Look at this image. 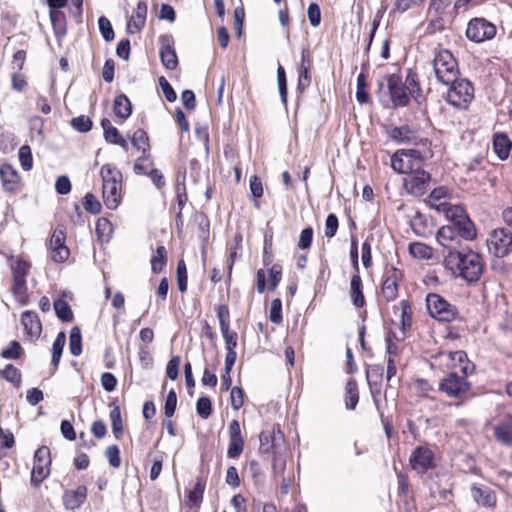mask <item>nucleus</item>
Returning a JSON list of instances; mask_svg holds the SVG:
<instances>
[{
	"label": "nucleus",
	"mask_w": 512,
	"mask_h": 512,
	"mask_svg": "<svg viewBox=\"0 0 512 512\" xmlns=\"http://www.w3.org/2000/svg\"><path fill=\"white\" fill-rule=\"evenodd\" d=\"M54 310L57 317L63 322H71L73 320V312L70 305L62 299L54 301Z\"/></svg>",
	"instance_id": "obj_39"
},
{
	"label": "nucleus",
	"mask_w": 512,
	"mask_h": 512,
	"mask_svg": "<svg viewBox=\"0 0 512 512\" xmlns=\"http://www.w3.org/2000/svg\"><path fill=\"white\" fill-rule=\"evenodd\" d=\"M105 456L108 459L109 464L113 468H118L121 464V458H120V450L118 446L111 445L108 446L105 450Z\"/></svg>",
	"instance_id": "obj_62"
},
{
	"label": "nucleus",
	"mask_w": 512,
	"mask_h": 512,
	"mask_svg": "<svg viewBox=\"0 0 512 512\" xmlns=\"http://www.w3.org/2000/svg\"><path fill=\"white\" fill-rule=\"evenodd\" d=\"M409 98L412 97L416 102L421 103L424 100V95L420 87L418 77L412 69L407 70L405 82L403 83Z\"/></svg>",
	"instance_id": "obj_25"
},
{
	"label": "nucleus",
	"mask_w": 512,
	"mask_h": 512,
	"mask_svg": "<svg viewBox=\"0 0 512 512\" xmlns=\"http://www.w3.org/2000/svg\"><path fill=\"white\" fill-rule=\"evenodd\" d=\"M447 217L450 219L451 224L442 226L436 234V240L440 245H445V243H450L451 241H458V239L466 241L475 239V225L465 214L462 207L453 206L449 208Z\"/></svg>",
	"instance_id": "obj_2"
},
{
	"label": "nucleus",
	"mask_w": 512,
	"mask_h": 512,
	"mask_svg": "<svg viewBox=\"0 0 512 512\" xmlns=\"http://www.w3.org/2000/svg\"><path fill=\"white\" fill-rule=\"evenodd\" d=\"M51 260L56 263H62L69 257V249L65 245V234L61 230H55L50 241Z\"/></svg>",
	"instance_id": "obj_17"
},
{
	"label": "nucleus",
	"mask_w": 512,
	"mask_h": 512,
	"mask_svg": "<svg viewBox=\"0 0 512 512\" xmlns=\"http://www.w3.org/2000/svg\"><path fill=\"white\" fill-rule=\"evenodd\" d=\"M495 439L506 446H512V416L505 415L494 426Z\"/></svg>",
	"instance_id": "obj_22"
},
{
	"label": "nucleus",
	"mask_w": 512,
	"mask_h": 512,
	"mask_svg": "<svg viewBox=\"0 0 512 512\" xmlns=\"http://www.w3.org/2000/svg\"><path fill=\"white\" fill-rule=\"evenodd\" d=\"M24 351L21 344L17 340L9 342L8 346L1 351V357L8 360H17L21 358Z\"/></svg>",
	"instance_id": "obj_42"
},
{
	"label": "nucleus",
	"mask_w": 512,
	"mask_h": 512,
	"mask_svg": "<svg viewBox=\"0 0 512 512\" xmlns=\"http://www.w3.org/2000/svg\"><path fill=\"white\" fill-rule=\"evenodd\" d=\"M433 69L437 80L444 85L455 82L459 74L456 59L453 54L446 49L435 52Z\"/></svg>",
	"instance_id": "obj_4"
},
{
	"label": "nucleus",
	"mask_w": 512,
	"mask_h": 512,
	"mask_svg": "<svg viewBox=\"0 0 512 512\" xmlns=\"http://www.w3.org/2000/svg\"><path fill=\"white\" fill-rule=\"evenodd\" d=\"M409 462L411 468L418 474H425L428 470L435 468V456L433 451L426 445L417 446L411 453Z\"/></svg>",
	"instance_id": "obj_13"
},
{
	"label": "nucleus",
	"mask_w": 512,
	"mask_h": 512,
	"mask_svg": "<svg viewBox=\"0 0 512 512\" xmlns=\"http://www.w3.org/2000/svg\"><path fill=\"white\" fill-rule=\"evenodd\" d=\"M511 147L512 142L506 134L497 133L494 135L493 148L495 153L501 160H505L508 158Z\"/></svg>",
	"instance_id": "obj_27"
},
{
	"label": "nucleus",
	"mask_w": 512,
	"mask_h": 512,
	"mask_svg": "<svg viewBox=\"0 0 512 512\" xmlns=\"http://www.w3.org/2000/svg\"><path fill=\"white\" fill-rule=\"evenodd\" d=\"M410 254L417 259H429L431 257V249L419 242L411 243L409 245Z\"/></svg>",
	"instance_id": "obj_48"
},
{
	"label": "nucleus",
	"mask_w": 512,
	"mask_h": 512,
	"mask_svg": "<svg viewBox=\"0 0 512 512\" xmlns=\"http://www.w3.org/2000/svg\"><path fill=\"white\" fill-rule=\"evenodd\" d=\"M21 323L31 338H38L42 332L41 321L34 311H24L21 314Z\"/></svg>",
	"instance_id": "obj_24"
},
{
	"label": "nucleus",
	"mask_w": 512,
	"mask_h": 512,
	"mask_svg": "<svg viewBox=\"0 0 512 512\" xmlns=\"http://www.w3.org/2000/svg\"><path fill=\"white\" fill-rule=\"evenodd\" d=\"M0 376L17 388L21 386L22 374L13 364H7L4 369L0 371Z\"/></svg>",
	"instance_id": "obj_35"
},
{
	"label": "nucleus",
	"mask_w": 512,
	"mask_h": 512,
	"mask_svg": "<svg viewBox=\"0 0 512 512\" xmlns=\"http://www.w3.org/2000/svg\"><path fill=\"white\" fill-rule=\"evenodd\" d=\"M158 82L166 100L171 103L176 101L177 94L167 79L164 76H160Z\"/></svg>",
	"instance_id": "obj_64"
},
{
	"label": "nucleus",
	"mask_w": 512,
	"mask_h": 512,
	"mask_svg": "<svg viewBox=\"0 0 512 512\" xmlns=\"http://www.w3.org/2000/svg\"><path fill=\"white\" fill-rule=\"evenodd\" d=\"M269 285L268 289L270 291H273L278 286L279 282L281 281L282 276V267L279 264H274L269 270Z\"/></svg>",
	"instance_id": "obj_55"
},
{
	"label": "nucleus",
	"mask_w": 512,
	"mask_h": 512,
	"mask_svg": "<svg viewBox=\"0 0 512 512\" xmlns=\"http://www.w3.org/2000/svg\"><path fill=\"white\" fill-rule=\"evenodd\" d=\"M409 159H406L404 156V150H397L391 157V167L392 169L401 174H409L412 171L411 164Z\"/></svg>",
	"instance_id": "obj_30"
},
{
	"label": "nucleus",
	"mask_w": 512,
	"mask_h": 512,
	"mask_svg": "<svg viewBox=\"0 0 512 512\" xmlns=\"http://www.w3.org/2000/svg\"><path fill=\"white\" fill-rule=\"evenodd\" d=\"M450 86L447 93V102L456 108H465L474 97V88L467 79H458L449 83Z\"/></svg>",
	"instance_id": "obj_8"
},
{
	"label": "nucleus",
	"mask_w": 512,
	"mask_h": 512,
	"mask_svg": "<svg viewBox=\"0 0 512 512\" xmlns=\"http://www.w3.org/2000/svg\"><path fill=\"white\" fill-rule=\"evenodd\" d=\"M147 17V2L139 0L136 9L133 11L127 22L126 31L128 34H135L142 30L145 26Z\"/></svg>",
	"instance_id": "obj_20"
},
{
	"label": "nucleus",
	"mask_w": 512,
	"mask_h": 512,
	"mask_svg": "<svg viewBox=\"0 0 512 512\" xmlns=\"http://www.w3.org/2000/svg\"><path fill=\"white\" fill-rule=\"evenodd\" d=\"M463 239L441 245L443 265L455 278L468 284L477 283L484 272V260L480 253L462 243Z\"/></svg>",
	"instance_id": "obj_1"
},
{
	"label": "nucleus",
	"mask_w": 512,
	"mask_h": 512,
	"mask_svg": "<svg viewBox=\"0 0 512 512\" xmlns=\"http://www.w3.org/2000/svg\"><path fill=\"white\" fill-rule=\"evenodd\" d=\"M176 279L179 291L182 293L186 292L188 284L187 267L182 259L177 263Z\"/></svg>",
	"instance_id": "obj_45"
},
{
	"label": "nucleus",
	"mask_w": 512,
	"mask_h": 512,
	"mask_svg": "<svg viewBox=\"0 0 512 512\" xmlns=\"http://www.w3.org/2000/svg\"><path fill=\"white\" fill-rule=\"evenodd\" d=\"M387 82V88L393 107H405L409 104V94L403 85L402 79L397 74H389L377 80L378 93L384 88Z\"/></svg>",
	"instance_id": "obj_6"
},
{
	"label": "nucleus",
	"mask_w": 512,
	"mask_h": 512,
	"mask_svg": "<svg viewBox=\"0 0 512 512\" xmlns=\"http://www.w3.org/2000/svg\"><path fill=\"white\" fill-rule=\"evenodd\" d=\"M18 156L22 169L24 171L31 170L33 167V157L30 146H21L18 152Z\"/></svg>",
	"instance_id": "obj_46"
},
{
	"label": "nucleus",
	"mask_w": 512,
	"mask_h": 512,
	"mask_svg": "<svg viewBox=\"0 0 512 512\" xmlns=\"http://www.w3.org/2000/svg\"><path fill=\"white\" fill-rule=\"evenodd\" d=\"M0 178L6 192L15 193L18 190L19 175L12 165L5 163L0 167Z\"/></svg>",
	"instance_id": "obj_23"
},
{
	"label": "nucleus",
	"mask_w": 512,
	"mask_h": 512,
	"mask_svg": "<svg viewBox=\"0 0 512 512\" xmlns=\"http://www.w3.org/2000/svg\"><path fill=\"white\" fill-rule=\"evenodd\" d=\"M114 114L120 119H127L132 113V105L125 94L116 96L113 106Z\"/></svg>",
	"instance_id": "obj_28"
},
{
	"label": "nucleus",
	"mask_w": 512,
	"mask_h": 512,
	"mask_svg": "<svg viewBox=\"0 0 512 512\" xmlns=\"http://www.w3.org/2000/svg\"><path fill=\"white\" fill-rule=\"evenodd\" d=\"M430 181V173L423 169H417L411 171L404 179V187L408 194L421 197L426 193Z\"/></svg>",
	"instance_id": "obj_14"
},
{
	"label": "nucleus",
	"mask_w": 512,
	"mask_h": 512,
	"mask_svg": "<svg viewBox=\"0 0 512 512\" xmlns=\"http://www.w3.org/2000/svg\"><path fill=\"white\" fill-rule=\"evenodd\" d=\"M249 188L251 191V195L255 201L254 206L256 208H259V202L257 201V199H259L263 196V185L258 176L253 175L250 177Z\"/></svg>",
	"instance_id": "obj_49"
},
{
	"label": "nucleus",
	"mask_w": 512,
	"mask_h": 512,
	"mask_svg": "<svg viewBox=\"0 0 512 512\" xmlns=\"http://www.w3.org/2000/svg\"><path fill=\"white\" fill-rule=\"evenodd\" d=\"M339 227V221L335 214L330 213L326 217L325 221V236L327 238H332L335 236Z\"/></svg>",
	"instance_id": "obj_63"
},
{
	"label": "nucleus",
	"mask_w": 512,
	"mask_h": 512,
	"mask_svg": "<svg viewBox=\"0 0 512 512\" xmlns=\"http://www.w3.org/2000/svg\"><path fill=\"white\" fill-rule=\"evenodd\" d=\"M446 355L451 361L460 364V371L465 378L474 370V365L468 360L467 354L464 351L448 352Z\"/></svg>",
	"instance_id": "obj_32"
},
{
	"label": "nucleus",
	"mask_w": 512,
	"mask_h": 512,
	"mask_svg": "<svg viewBox=\"0 0 512 512\" xmlns=\"http://www.w3.org/2000/svg\"><path fill=\"white\" fill-rule=\"evenodd\" d=\"M244 449V439H229L227 456L229 458H238Z\"/></svg>",
	"instance_id": "obj_57"
},
{
	"label": "nucleus",
	"mask_w": 512,
	"mask_h": 512,
	"mask_svg": "<svg viewBox=\"0 0 512 512\" xmlns=\"http://www.w3.org/2000/svg\"><path fill=\"white\" fill-rule=\"evenodd\" d=\"M362 280L358 273H355L351 277L350 281V298L353 305L357 308H361L365 305V298L362 291Z\"/></svg>",
	"instance_id": "obj_26"
},
{
	"label": "nucleus",
	"mask_w": 512,
	"mask_h": 512,
	"mask_svg": "<svg viewBox=\"0 0 512 512\" xmlns=\"http://www.w3.org/2000/svg\"><path fill=\"white\" fill-rule=\"evenodd\" d=\"M160 59L162 65L168 70H174L178 67V57L173 47L171 36L163 35L160 37Z\"/></svg>",
	"instance_id": "obj_18"
},
{
	"label": "nucleus",
	"mask_w": 512,
	"mask_h": 512,
	"mask_svg": "<svg viewBox=\"0 0 512 512\" xmlns=\"http://www.w3.org/2000/svg\"><path fill=\"white\" fill-rule=\"evenodd\" d=\"M50 449L47 446L39 447L34 454V463L31 471L30 482L33 487H38L50 474Z\"/></svg>",
	"instance_id": "obj_10"
},
{
	"label": "nucleus",
	"mask_w": 512,
	"mask_h": 512,
	"mask_svg": "<svg viewBox=\"0 0 512 512\" xmlns=\"http://www.w3.org/2000/svg\"><path fill=\"white\" fill-rule=\"evenodd\" d=\"M313 241V228L308 226L304 228L299 236L298 247L301 250H307L311 247Z\"/></svg>",
	"instance_id": "obj_59"
},
{
	"label": "nucleus",
	"mask_w": 512,
	"mask_h": 512,
	"mask_svg": "<svg viewBox=\"0 0 512 512\" xmlns=\"http://www.w3.org/2000/svg\"><path fill=\"white\" fill-rule=\"evenodd\" d=\"M403 273L400 269L390 266L386 267L382 283V295L387 302L394 301L398 296V285L402 280Z\"/></svg>",
	"instance_id": "obj_16"
},
{
	"label": "nucleus",
	"mask_w": 512,
	"mask_h": 512,
	"mask_svg": "<svg viewBox=\"0 0 512 512\" xmlns=\"http://www.w3.org/2000/svg\"><path fill=\"white\" fill-rule=\"evenodd\" d=\"M112 426V432L116 439H120L123 435V423L121 410L118 405H114L109 414Z\"/></svg>",
	"instance_id": "obj_38"
},
{
	"label": "nucleus",
	"mask_w": 512,
	"mask_h": 512,
	"mask_svg": "<svg viewBox=\"0 0 512 512\" xmlns=\"http://www.w3.org/2000/svg\"><path fill=\"white\" fill-rule=\"evenodd\" d=\"M269 319L275 324L282 322V302L279 298H276L271 302Z\"/></svg>",
	"instance_id": "obj_60"
},
{
	"label": "nucleus",
	"mask_w": 512,
	"mask_h": 512,
	"mask_svg": "<svg viewBox=\"0 0 512 512\" xmlns=\"http://www.w3.org/2000/svg\"><path fill=\"white\" fill-rule=\"evenodd\" d=\"M489 253L504 258L512 252V232L507 228L492 230L486 240Z\"/></svg>",
	"instance_id": "obj_7"
},
{
	"label": "nucleus",
	"mask_w": 512,
	"mask_h": 512,
	"mask_svg": "<svg viewBox=\"0 0 512 512\" xmlns=\"http://www.w3.org/2000/svg\"><path fill=\"white\" fill-rule=\"evenodd\" d=\"M167 263V251L164 246H158L151 258V270L153 273H160Z\"/></svg>",
	"instance_id": "obj_37"
},
{
	"label": "nucleus",
	"mask_w": 512,
	"mask_h": 512,
	"mask_svg": "<svg viewBox=\"0 0 512 512\" xmlns=\"http://www.w3.org/2000/svg\"><path fill=\"white\" fill-rule=\"evenodd\" d=\"M87 487L84 485L78 486L74 490H65L63 493V504L67 509H79L87 499Z\"/></svg>",
	"instance_id": "obj_21"
},
{
	"label": "nucleus",
	"mask_w": 512,
	"mask_h": 512,
	"mask_svg": "<svg viewBox=\"0 0 512 512\" xmlns=\"http://www.w3.org/2000/svg\"><path fill=\"white\" fill-rule=\"evenodd\" d=\"M177 406V394L171 389L166 397L165 405H164V414L167 418H170L174 415Z\"/></svg>",
	"instance_id": "obj_61"
},
{
	"label": "nucleus",
	"mask_w": 512,
	"mask_h": 512,
	"mask_svg": "<svg viewBox=\"0 0 512 512\" xmlns=\"http://www.w3.org/2000/svg\"><path fill=\"white\" fill-rule=\"evenodd\" d=\"M471 388L470 382L465 376L456 372L448 373L439 383V390L451 398H462Z\"/></svg>",
	"instance_id": "obj_12"
},
{
	"label": "nucleus",
	"mask_w": 512,
	"mask_h": 512,
	"mask_svg": "<svg viewBox=\"0 0 512 512\" xmlns=\"http://www.w3.org/2000/svg\"><path fill=\"white\" fill-rule=\"evenodd\" d=\"M130 140L132 145L138 150L143 147H150L148 135L143 129H137L130 137Z\"/></svg>",
	"instance_id": "obj_53"
},
{
	"label": "nucleus",
	"mask_w": 512,
	"mask_h": 512,
	"mask_svg": "<svg viewBox=\"0 0 512 512\" xmlns=\"http://www.w3.org/2000/svg\"><path fill=\"white\" fill-rule=\"evenodd\" d=\"M387 135L390 140L399 145L429 146L428 139L421 138L417 131L409 125L391 127L387 130Z\"/></svg>",
	"instance_id": "obj_11"
},
{
	"label": "nucleus",
	"mask_w": 512,
	"mask_h": 512,
	"mask_svg": "<svg viewBox=\"0 0 512 512\" xmlns=\"http://www.w3.org/2000/svg\"><path fill=\"white\" fill-rule=\"evenodd\" d=\"M496 36V26L482 17L471 19L466 28V37L475 43H482Z\"/></svg>",
	"instance_id": "obj_9"
},
{
	"label": "nucleus",
	"mask_w": 512,
	"mask_h": 512,
	"mask_svg": "<svg viewBox=\"0 0 512 512\" xmlns=\"http://www.w3.org/2000/svg\"><path fill=\"white\" fill-rule=\"evenodd\" d=\"M470 491L473 500L479 506L493 508L496 505V495L490 487L482 484H473Z\"/></svg>",
	"instance_id": "obj_19"
},
{
	"label": "nucleus",
	"mask_w": 512,
	"mask_h": 512,
	"mask_svg": "<svg viewBox=\"0 0 512 512\" xmlns=\"http://www.w3.org/2000/svg\"><path fill=\"white\" fill-rule=\"evenodd\" d=\"M383 377V367L380 365H370L366 370V378L368 385L371 389V393L373 398H375V394H379L380 391L374 390V387L378 386ZM376 401V399H374Z\"/></svg>",
	"instance_id": "obj_29"
},
{
	"label": "nucleus",
	"mask_w": 512,
	"mask_h": 512,
	"mask_svg": "<svg viewBox=\"0 0 512 512\" xmlns=\"http://www.w3.org/2000/svg\"><path fill=\"white\" fill-rule=\"evenodd\" d=\"M11 269L13 277L26 278L30 269V264L23 259H17L12 264Z\"/></svg>",
	"instance_id": "obj_58"
},
{
	"label": "nucleus",
	"mask_w": 512,
	"mask_h": 512,
	"mask_svg": "<svg viewBox=\"0 0 512 512\" xmlns=\"http://www.w3.org/2000/svg\"><path fill=\"white\" fill-rule=\"evenodd\" d=\"M244 390L239 386L231 388L230 400L231 406L235 410H239L244 404Z\"/></svg>",
	"instance_id": "obj_56"
},
{
	"label": "nucleus",
	"mask_w": 512,
	"mask_h": 512,
	"mask_svg": "<svg viewBox=\"0 0 512 512\" xmlns=\"http://www.w3.org/2000/svg\"><path fill=\"white\" fill-rule=\"evenodd\" d=\"M65 343H66V334L63 331H60L57 334V336L52 344V350H51V352H52L51 365L53 366L54 371L59 366Z\"/></svg>",
	"instance_id": "obj_31"
},
{
	"label": "nucleus",
	"mask_w": 512,
	"mask_h": 512,
	"mask_svg": "<svg viewBox=\"0 0 512 512\" xmlns=\"http://www.w3.org/2000/svg\"><path fill=\"white\" fill-rule=\"evenodd\" d=\"M399 307L401 309L400 314V330L406 331L409 330L412 326V311L410 303L407 300H401L399 302Z\"/></svg>",
	"instance_id": "obj_41"
},
{
	"label": "nucleus",
	"mask_w": 512,
	"mask_h": 512,
	"mask_svg": "<svg viewBox=\"0 0 512 512\" xmlns=\"http://www.w3.org/2000/svg\"><path fill=\"white\" fill-rule=\"evenodd\" d=\"M95 231L99 240L108 242L113 232V225L107 218L102 217L97 220Z\"/></svg>",
	"instance_id": "obj_40"
},
{
	"label": "nucleus",
	"mask_w": 512,
	"mask_h": 512,
	"mask_svg": "<svg viewBox=\"0 0 512 512\" xmlns=\"http://www.w3.org/2000/svg\"><path fill=\"white\" fill-rule=\"evenodd\" d=\"M404 150V156L406 159H409L412 171L421 169V164L425 159H427L428 155L423 154L421 151L417 149H403Z\"/></svg>",
	"instance_id": "obj_43"
},
{
	"label": "nucleus",
	"mask_w": 512,
	"mask_h": 512,
	"mask_svg": "<svg viewBox=\"0 0 512 512\" xmlns=\"http://www.w3.org/2000/svg\"><path fill=\"white\" fill-rule=\"evenodd\" d=\"M98 26L99 31L105 41L110 42L114 39V30L108 18L105 16H100L98 18Z\"/></svg>",
	"instance_id": "obj_50"
},
{
	"label": "nucleus",
	"mask_w": 512,
	"mask_h": 512,
	"mask_svg": "<svg viewBox=\"0 0 512 512\" xmlns=\"http://www.w3.org/2000/svg\"><path fill=\"white\" fill-rule=\"evenodd\" d=\"M100 176L102 178L103 202L108 209L115 210L122 199V173L114 165L105 164L101 167Z\"/></svg>",
	"instance_id": "obj_3"
},
{
	"label": "nucleus",
	"mask_w": 512,
	"mask_h": 512,
	"mask_svg": "<svg viewBox=\"0 0 512 512\" xmlns=\"http://www.w3.org/2000/svg\"><path fill=\"white\" fill-rule=\"evenodd\" d=\"M429 492L430 496L438 501H449L452 497L450 485L442 486L437 481H433L429 484Z\"/></svg>",
	"instance_id": "obj_33"
},
{
	"label": "nucleus",
	"mask_w": 512,
	"mask_h": 512,
	"mask_svg": "<svg viewBox=\"0 0 512 512\" xmlns=\"http://www.w3.org/2000/svg\"><path fill=\"white\" fill-rule=\"evenodd\" d=\"M69 350L73 356H79L82 353V334L78 326H74L70 330Z\"/></svg>",
	"instance_id": "obj_36"
},
{
	"label": "nucleus",
	"mask_w": 512,
	"mask_h": 512,
	"mask_svg": "<svg viewBox=\"0 0 512 512\" xmlns=\"http://www.w3.org/2000/svg\"><path fill=\"white\" fill-rule=\"evenodd\" d=\"M259 450L263 454L273 453L275 456L279 453L281 445L284 443V434L279 424H274L271 430L262 431L259 435Z\"/></svg>",
	"instance_id": "obj_15"
},
{
	"label": "nucleus",
	"mask_w": 512,
	"mask_h": 512,
	"mask_svg": "<svg viewBox=\"0 0 512 512\" xmlns=\"http://www.w3.org/2000/svg\"><path fill=\"white\" fill-rule=\"evenodd\" d=\"M92 121L89 117L85 115H80L77 117L72 118L71 120V126L81 133H86L91 130L92 128Z\"/></svg>",
	"instance_id": "obj_52"
},
{
	"label": "nucleus",
	"mask_w": 512,
	"mask_h": 512,
	"mask_svg": "<svg viewBox=\"0 0 512 512\" xmlns=\"http://www.w3.org/2000/svg\"><path fill=\"white\" fill-rule=\"evenodd\" d=\"M426 306L431 317L440 322H451L458 316L456 306L450 304L444 297L436 293L426 296Z\"/></svg>",
	"instance_id": "obj_5"
},
{
	"label": "nucleus",
	"mask_w": 512,
	"mask_h": 512,
	"mask_svg": "<svg viewBox=\"0 0 512 512\" xmlns=\"http://www.w3.org/2000/svg\"><path fill=\"white\" fill-rule=\"evenodd\" d=\"M50 20L55 35L57 37L64 36L66 34L65 14L60 10H50Z\"/></svg>",
	"instance_id": "obj_34"
},
{
	"label": "nucleus",
	"mask_w": 512,
	"mask_h": 512,
	"mask_svg": "<svg viewBox=\"0 0 512 512\" xmlns=\"http://www.w3.org/2000/svg\"><path fill=\"white\" fill-rule=\"evenodd\" d=\"M175 192H176V201H177L178 208H179V210H183V208L188 200L184 178L182 181H180L179 178L177 179Z\"/></svg>",
	"instance_id": "obj_54"
},
{
	"label": "nucleus",
	"mask_w": 512,
	"mask_h": 512,
	"mask_svg": "<svg viewBox=\"0 0 512 512\" xmlns=\"http://www.w3.org/2000/svg\"><path fill=\"white\" fill-rule=\"evenodd\" d=\"M83 207L84 209L93 214H99L101 212V203L92 193H87L83 198Z\"/></svg>",
	"instance_id": "obj_51"
},
{
	"label": "nucleus",
	"mask_w": 512,
	"mask_h": 512,
	"mask_svg": "<svg viewBox=\"0 0 512 512\" xmlns=\"http://www.w3.org/2000/svg\"><path fill=\"white\" fill-rule=\"evenodd\" d=\"M196 412L202 419H208L212 414V402L209 397L202 396L197 400Z\"/></svg>",
	"instance_id": "obj_47"
},
{
	"label": "nucleus",
	"mask_w": 512,
	"mask_h": 512,
	"mask_svg": "<svg viewBox=\"0 0 512 512\" xmlns=\"http://www.w3.org/2000/svg\"><path fill=\"white\" fill-rule=\"evenodd\" d=\"M12 292L21 303H25L27 297L26 278L13 277Z\"/></svg>",
	"instance_id": "obj_44"
}]
</instances>
